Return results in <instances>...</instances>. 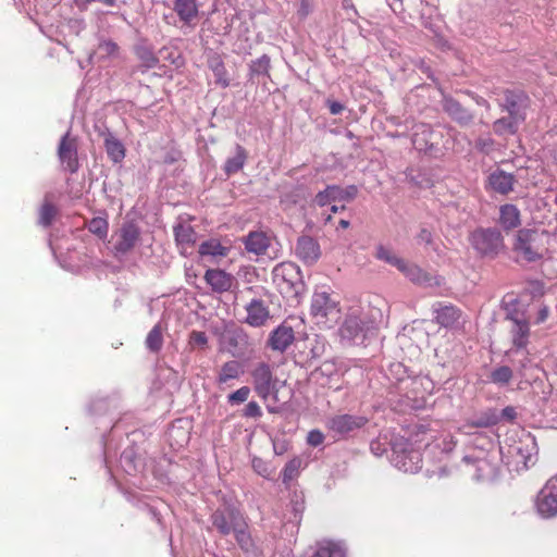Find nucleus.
Listing matches in <instances>:
<instances>
[{
  "label": "nucleus",
  "instance_id": "e2e57ef3",
  "mask_svg": "<svg viewBox=\"0 0 557 557\" xmlns=\"http://www.w3.org/2000/svg\"><path fill=\"white\" fill-rule=\"evenodd\" d=\"M547 317H548V308L547 307H543L539 311L536 322L537 323H542V322H544L547 319Z\"/></svg>",
  "mask_w": 557,
  "mask_h": 557
},
{
  "label": "nucleus",
  "instance_id": "37998d69",
  "mask_svg": "<svg viewBox=\"0 0 557 557\" xmlns=\"http://www.w3.org/2000/svg\"><path fill=\"white\" fill-rule=\"evenodd\" d=\"M513 376L512 370L508 366H499L495 368L491 374L490 380L497 385H507Z\"/></svg>",
  "mask_w": 557,
  "mask_h": 557
},
{
  "label": "nucleus",
  "instance_id": "0eeeda50",
  "mask_svg": "<svg viewBox=\"0 0 557 557\" xmlns=\"http://www.w3.org/2000/svg\"><path fill=\"white\" fill-rule=\"evenodd\" d=\"M367 423L368 418L363 416L342 413L330 417L326 421V428L335 435L344 438L362 429Z\"/></svg>",
  "mask_w": 557,
  "mask_h": 557
},
{
  "label": "nucleus",
  "instance_id": "72a5a7b5",
  "mask_svg": "<svg viewBox=\"0 0 557 557\" xmlns=\"http://www.w3.org/2000/svg\"><path fill=\"white\" fill-rule=\"evenodd\" d=\"M235 540L240 547V549L245 553H253L256 549V544L251 537V534L248 530V522L245 518L243 520V524L238 525L233 532Z\"/></svg>",
  "mask_w": 557,
  "mask_h": 557
},
{
  "label": "nucleus",
  "instance_id": "0e129e2a",
  "mask_svg": "<svg viewBox=\"0 0 557 557\" xmlns=\"http://www.w3.org/2000/svg\"><path fill=\"white\" fill-rule=\"evenodd\" d=\"M332 370H333V364H331V363H323L320 368V371L322 373H326V374H331Z\"/></svg>",
  "mask_w": 557,
  "mask_h": 557
},
{
  "label": "nucleus",
  "instance_id": "4c0bfd02",
  "mask_svg": "<svg viewBox=\"0 0 557 557\" xmlns=\"http://www.w3.org/2000/svg\"><path fill=\"white\" fill-rule=\"evenodd\" d=\"M374 257L392 267H395L398 271L406 261L404 258L397 256L393 249L385 247L384 245H377L375 247Z\"/></svg>",
  "mask_w": 557,
  "mask_h": 557
},
{
  "label": "nucleus",
  "instance_id": "3c124183",
  "mask_svg": "<svg viewBox=\"0 0 557 557\" xmlns=\"http://www.w3.org/2000/svg\"><path fill=\"white\" fill-rule=\"evenodd\" d=\"M494 147L495 140L490 136L480 137L475 141V148L484 154L491 153L494 150Z\"/></svg>",
  "mask_w": 557,
  "mask_h": 557
},
{
  "label": "nucleus",
  "instance_id": "864d4df0",
  "mask_svg": "<svg viewBox=\"0 0 557 557\" xmlns=\"http://www.w3.org/2000/svg\"><path fill=\"white\" fill-rule=\"evenodd\" d=\"M251 467L252 469L261 476L269 478L270 471H269V465L267 461H264L260 457H253L251 460Z\"/></svg>",
  "mask_w": 557,
  "mask_h": 557
},
{
  "label": "nucleus",
  "instance_id": "9b49d317",
  "mask_svg": "<svg viewBox=\"0 0 557 557\" xmlns=\"http://www.w3.org/2000/svg\"><path fill=\"white\" fill-rule=\"evenodd\" d=\"M408 444H395L393 446L392 463L404 472L414 473L421 469V454L418 450L408 449Z\"/></svg>",
  "mask_w": 557,
  "mask_h": 557
},
{
  "label": "nucleus",
  "instance_id": "f03ea898",
  "mask_svg": "<svg viewBox=\"0 0 557 557\" xmlns=\"http://www.w3.org/2000/svg\"><path fill=\"white\" fill-rule=\"evenodd\" d=\"M273 278L280 292L287 298L298 299L306 292L300 268L293 262H284L273 270Z\"/></svg>",
  "mask_w": 557,
  "mask_h": 557
},
{
  "label": "nucleus",
  "instance_id": "4d7b16f0",
  "mask_svg": "<svg viewBox=\"0 0 557 557\" xmlns=\"http://www.w3.org/2000/svg\"><path fill=\"white\" fill-rule=\"evenodd\" d=\"M311 11H312V5H311L310 0H300L299 7L297 10V15L299 16V18H301V20L306 18L310 14Z\"/></svg>",
  "mask_w": 557,
  "mask_h": 557
},
{
  "label": "nucleus",
  "instance_id": "a19ab883",
  "mask_svg": "<svg viewBox=\"0 0 557 557\" xmlns=\"http://www.w3.org/2000/svg\"><path fill=\"white\" fill-rule=\"evenodd\" d=\"M146 347L151 352H159L163 346V336L160 324H156L146 337Z\"/></svg>",
  "mask_w": 557,
  "mask_h": 557
},
{
  "label": "nucleus",
  "instance_id": "f3484780",
  "mask_svg": "<svg viewBox=\"0 0 557 557\" xmlns=\"http://www.w3.org/2000/svg\"><path fill=\"white\" fill-rule=\"evenodd\" d=\"M337 301L331 297L329 290H315L311 300V314L325 319L336 312Z\"/></svg>",
  "mask_w": 557,
  "mask_h": 557
},
{
  "label": "nucleus",
  "instance_id": "412c9836",
  "mask_svg": "<svg viewBox=\"0 0 557 557\" xmlns=\"http://www.w3.org/2000/svg\"><path fill=\"white\" fill-rule=\"evenodd\" d=\"M173 232L180 252L185 256L187 250L196 244L197 233L189 223L184 221L177 222L173 227Z\"/></svg>",
  "mask_w": 557,
  "mask_h": 557
},
{
  "label": "nucleus",
  "instance_id": "6ab92c4d",
  "mask_svg": "<svg viewBox=\"0 0 557 557\" xmlns=\"http://www.w3.org/2000/svg\"><path fill=\"white\" fill-rule=\"evenodd\" d=\"M509 460L508 466H511L516 471L527 470L529 463L532 462V453L529 445L522 442L515 444L508 448L507 451Z\"/></svg>",
  "mask_w": 557,
  "mask_h": 557
},
{
  "label": "nucleus",
  "instance_id": "2f4dec72",
  "mask_svg": "<svg viewBox=\"0 0 557 557\" xmlns=\"http://www.w3.org/2000/svg\"><path fill=\"white\" fill-rule=\"evenodd\" d=\"M52 194L48 193L38 210V224L49 227L58 214V208L52 203Z\"/></svg>",
  "mask_w": 557,
  "mask_h": 557
},
{
  "label": "nucleus",
  "instance_id": "e433bc0d",
  "mask_svg": "<svg viewBox=\"0 0 557 557\" xmlns=\"http://www.w3.org/2000/svg\"><path fill=\"white\" fill-rule=\"evenodd\" d=\"M208 66L213 72L215 84L223 88L228 87L230 79L223 60L219 54H213L208 59Z\"/></svg>",
  "mask_w": 557,
  "mask_h": 557
},
{
  "label": "nucleus",
  "instance_id": "b1692460",
  "mask_svg": "<svg viewBox=\"0 0 557 557\" xmlns=\"http://www.w3.org/2000/svg\"><path fill=\"white\" fill-rule=\"evenodd\" d=\"M247 318L246 322L255 327L263 325L270 318L269 309L265 307L262 300L252 299L247 306Z\"/></svg>",
  "mask_w": 557,
  "mask_h": 557
},
{
  "label": "nucleus",
  "instance_id": "cd10ccee",
  "mask_svg": "<svg viewBox=\"0 0 557 557\" xmlns=\"http://www.w3.org/2000/svg\"><path fill=\"white\" fill-rule=\"evenodd\" d=\"M174 11L185 24H190L195 21L199 13L196 0H175Z\"/></svg>",
  "mask_w": 557,
  "mask_h": 557
},
{
  "label": "nucleus",
  "instance_id": "c9c22d12",
  "mask_svg": "<svg viewBox=\"0 0 557 557\" xmlns=\"http://www.w3.org/2000/svg\"><path fill=\"white\" fill-rule=\"evenodd\" d=\"M243 366L237 360H231L225 362L216 376L218 384H225L231 380H236L243 374Z\"/></svg>",
  "mask_w": 557,
  "mask_h": 557
},
{
  "label": "nucleus",
  "instance_id": "6e6552de",
  "mask_svg": "<svg viewBox=\"0 0 557 557\" xmlns=\"http://www.w3.org/2000/svg\"><path fill=\"white\" fill-rule=\"evenodd\" d=\"M251 377L256 394L263 400H267L272 394L277 393V380L274 377L271 367L268 363H258L251 371Z\"/></svg>",
  "mask_w": 557,
  "mask_h": 557
},
{
  "label": "nucleus",
  "instance_id": "bf43d9fd",
  "mask_svg": "<svg viewBox=\"0 0 557 557\" xmlns=\"http://www.w3.org/2000/svg\"><path fill=\"white\" fill-rule=\"evenodd\" d=\"M500 417L505 420L512 421L517 417L516 409L511 406H507L502 410Z\"/></svg>",
  "mask_w": 557,
  "mask_h": 557
},
{
  "label": "nucleus",
  "instance_id": "c756f323",
  "mask_svg": "<svg viewBox=\"0 0 557 557\" xmlns=\"http://www.w3.org/2000/svg\"><path fill=\"white\" fill-rule=\"evenodd\" d=\"M134 52L137 59L140 61L139 69L141 72L153 69L159 63V59L154 54L152 48L146 44L136 45L134 47Z\"/></svg>",
  "mask_w": 557,
  "mask_h": 557
},
{
  "label": "nucleus",
  "instance_id": "338daca9",
  "mask_svg": "<svg viewBox=\"0 0 557 557\" xmlns=\"http://www.w3.org/2000/svg\"><path fill=\"white\" fill-rule=\"evenodd\" d=\"M344 209H345V206L337 207V206H335V205H334V206H332V207H331V211H332L333 213H336V212H338L339 210H344Z\"/></svg>",
  "mask_w": 557,
  "mask_h": 557
},
{
  "label": "nucleus",
  "instance_id": "4468645a",
  "mask_svg": "<svg viewBox=\"0 0 557 557\" xmlns=\"http://www.w3.org/2000/svg\"><path fill=\"white\" fill-rule=\"evenodd\" d=\"M422 382L417 379H401L398 382L397 389L400 393H404L403 399L400 400L401 405L410 409H421L425 406V399L421 396H418V392Z\"/></svg>",
  "mask_w": 557,
  "mask_h": 557
},
{
  "label": "nucleus",
  "instance_id": "7c9ffc66",
  "mask_svg": "<svg viewBox=\"0 0 557 557\" xmlns=\"http://www.w3.org/2000/svg\"><path fill=\"white\" fill-rule=\"evenodd\" d=\"M499 223L504 230L510 231L521 223L520 212L515 205H504L499 209Z\"/></svg>",
  "mask_w": 557,
  "mask_h": 557
},
{
  "label": "nucleus",
  "instance_id": "5701e85b",
  "mask_svg": "<svg viewBox=\"0 0 557 557\" xmlns=\"http://www.w3.org/2000/svg\"><path fill=\"white\" fill-rule=\"evenodd\" d=\"M294 339L293 327L282 324L271 332L268 345L272 350L283 352L293 344Z\"/></svg>",
  "mask_w": 557,
  "mask_h": 557
},
{
  "label": "nucleus",
  "instance_id": "8fccbe9b",
  "mask_svg": "<svg viewBox=\"0 0 557 557\" xmlns=\"http://www.w3.org/2000/svg\"><path fill=\"white\" fill-rule=\"evenodd\" d=\"M416 242L418 245L434 246V235L431 230L421 227L419 233L416 235Z\"/></svg>",
  "mask_w": 557,
  "mask_h": 557
},
{
  "label": "nucleus",
  "instance_id": "1a4fd4ad",
  "mask_svg": "<svg viewBox=\"0 0 557 557\" xmlns=\"http://www.w3.org/2000/svg\"><path fill=\"white\" fill-rule=\"evenodd\" d=\"M505 319L511 323L509 332L513 347L525 348L529 344L530 323L524 312L512 309L507 312Z\"/></svg>",
  "mask_w": 557,
  "mask_h": 557
},
{
  "label": "nucleus",
  "instance_id": "c85d7f7f",
  "mask_svg": "<svg viewBox=\"0 0 557 557\" xmlns=\"http://www.w3.org/2000/svg\"><path fill=\"white\" fill-rule=\"evenodd\" d=\"M104 148L109 159L120 163L125 158V147L111 132L104 133Z\"/></svg>",
  "mask_w": 557,
  "mask_h": 557
},
{
  "label": "nucleus",
  "instance_id": "a18cd8bd",
  "mask_svg": "<svg viewBox=\"0 0 557 557\" xmlns=\"http://www.w3.org/2000/svg\"><path fill=\"white\" fill-rule=\"evenodd\" d=\"M499 421V417L496 414L494 410H488L481 413L476 419L471 421L470 425L474 428H488L497 424Z\"/></svg>",
  "mask_w": 557,
  "mask_h": 557
},
{
  "label": "nucleus",
  "instance_id": "a878e982",
  "mask_svg": "<svg viewBox=\"0 0 557 557\" xmlns=\"http://www.w3.org/2000/svg\"><path fill=\"white\" fill-rule=\"evenodd\" d=\"M120 53L119 45L112 39L100 37L98 45L90 55V60L96 59L98 62L117 58Z\"/></svg>",
  "mask_w": 557,
  "mask_h": 557
},
{
  "label": "nucleus",
  "instance_id": "f8f14e48",
  "mask_svg": "<svg viewBox=\"0 0 557 557\" xmlns=\"http://www.w3.org/2000/svg\"><path fill=\"white\" fill-rule=\"evenodd\" d=\"M58 157L65 170L70 173H76L79 169L77 138L67 131L60 139L58 147Z\"/></svg>",
  "mask_w": 557,
  "mask_h": 557
},
{
  "label": "nucleus",
  "instance_id": "f704fd0d",
  "mask_svg": "<svg viewBox=\"0 0 557 557\" xmlns=\"http://www.w3.org/2000/svg\"><path fill=\"white\" fill-rule=\"evenodd\" d=\"M247 157L248 154L246 149L237 144L235 146V154L233 157L227 158V160L224 163L223 170L226 173V175H232L239 172L244 168Z\"/></svg>",
  "mask_w": 557,
  "mask_h": 557
},
{
  "label": "nucleus",
  "instance_id": "69168bd1",
  "mask_svg": "<svg viewBox=\"0 0 557 557\" xmlns=\"http://www.w3.org/2000/svg\"><path fill=\"white\" fill-rule=\"evenodd\" d=\"M98 2L104 4L106 7H115L116 0H98Z\"/></svg>",
  "mask_w": 557,
  "mask_h": 557
},
{
  "label": "nucleus",
  "instance_id": "f257e3e1",
  "mask_svg": "<svg viewBox=\"0 0 557 557\" xmlns=\"http://www.w3.org/2000/svg\"><path fill=\"white\" fill-rule=\"evenodd\" d=\"M498 106L507 115L494 121V133L498 136L517 134L519 126L527 119V110L530 106L529 96L520 89H505L503 98L498 100Z\"/></svg>",
  "mask_w": 557,
  "mask_h": 557
},
{
  "label": "nucleus",
  "instance_id": "ea45409f",
  "mask_svg": "<svg viewBox=\"0 0 557 557\" xmlns=\"http://www.w3.org/2000/svg\"><path fill=\"white\" fill-rule=\"evenodd\" d=\"M199 253L201 256L225 257L227 255V248L222 246L220 242L215 239H210L203 242L199 246Z\"/></svg>",
  "mask_w": 557,
  "mask_h": 557
},
{
  "label": "nucleus",
  "instance_id": "dca6fc26",
  "mask_svg": "<svg viewBox=\"0 0 557 557\" xmlns=\"http://www.w3.org/2000/svg\"><path fill=\"white\" fill-rule=\"evenodd\" d=\"M295 255L305 264L312 265L321 256L320 245L311 236H300L295 246Z\"/></svg>",
  "mask_w": 557,
  "mask_h": 557
},
{
  "label": "nucleus",
  "instance_id": "49530a36",
  "mask_svg": "<svg viewBox=\"0 0 557 557\" xmlns=\"http://www.w3.org/2000/svg\"><path fill=\"white\" fill-rule=\"evenodd\" d=\"M362 330L361 321L354 315L348 317L342 327L343 334L350 337H356Z\"/></svg>",
  "mask_w": 557,
  "mask_h": 557
},
{
  "label": "nucleus",
  "instance_id": "ddd939ff",
  "mask_svg": "<svg viewBox=\"0 0 557 557\" xmlns=\"http://www.w3.org/2000/svg\"><path fill=\"white\" fill-rule=\"evenodd\" d=\"M358 188L355 185H349L345 188L338 185H327L322 191H319L314 197V202L319 207H324L335 201H350L356 198Z\"/></svg>",
  "mask_w": 557,
  "mask_h": 557
},
{
  "label": "nucleus",
  "instance_id": "20e7f679",
  "mask_svg": "<svg viewBox=\"0 0 557 557\" xmlns=\"http://www.w3.org/2000/svg\"><path fill=\"white\" fill-rule=\"evenodd\" d=\"M469 242L472 248L485 258L494 259L505 248L504 237L495 227H479L471 232Z\"/></svg>",
  "mask_w": 557,
  "mask_h": 557
},
{
  "label": "nucleus",
  "instance_id": "603ef678",
  "mask_svg": "<svg viewBox=\"0 0 557 557\" xmlns=\"http://www.w3.org/2000/svg\"><path fill=\"white\" fill-rule=\"evenodd\" d=\"M189 345L205 349L208 345V336L205 332L193 331L189 334Z\"/></svg>",
  "mask_w": 557,
  "mask_h": 557
},
{
  "label": "nucleus",
  "instance_id": "39448f33",
  "mask_svg": "<svg viewBox=\"0 0 557 557\" xmlns=\"http://www.w3.org/2000/svg\"><path fill=\"white\" fill-rule=\"evenodd\" d=\"M245 518V515L237 507L225 505L211 513L210 521L221 536H227L238 525L243 524Z\"/></svg>",
  "mask_w": 557,
  "mask_h": 557
},
{
  "label": "nucleus",
  "instance_id": "774afa93",
  "mask_svg": "<svg viewBox=\"0 0 557 557\" xmlns=\"http://www.w3.org/2000/svg\"><path fill=\"white\" fill-rule=\"evenodd\" d=\"M339 226H341L342 228H347V227L349 226V221H347V220H341V221H339Z\"/></svg>",
  "mask_w": 557,
  "mask_h": 557
},
{
  "label": "nucleus",
  "instance_id": "aec40b11",
  "mask_svg": "<svg viewBox=\"0 0 557 557\" xmlns=\"http://www.w3.org/2000/svg\"><path fill=\"white\" fill-rule=\"evenodd\" d=\"M206 283L214 293L228 292L234 283V276L220 269H208L203 276Z\"/></svg>",
  "mask_w": 557,
  "mask_h": 557
},
{
  "label": "nucleus",
  "instance_id": "79ce46f5",
  "mask_svg": "<svg viewBox=\"0 0 557 557\" xmlns=\"http://www.w3.org/2000/svg\"><path fill=\"white\" fill-rule=\"evenodd\" d=\"M302 460L299 457H294L285 465L282 471V481L286 486H288L290 481L299 475Z\"/></svg>",
  "mask_w": 557,
  "mask_h": 557
},
{
  "label": "nucleus",
  "instance_id": "2eb2a0df",
  "mask_svg": "<svg viewBox=\"0 0 557 557\" xmlns=\"http://www.w3.org/2000/svg\"><path fill=\"white\" fill-rule=\"evenodd\" d=\"M433 312L436 323L443 327L455 329L461 323L462 311L454 305L436 302L433 305Z\"/></svg>",
  "mask_w": 557,
  "mask_h": 557
},
{
  "label": "nucleus",
  "instance_id": "58836bf2",
  "mask_svg": "<svg viewBox=\"0 0 557 557\" xmlns=\"http://www.w3.org/2000/svg\"><path fill=\"white\" fill-rule=\"evenodd\" d=\"M271 59L268 54H262L257 60H252L249 64L250 78L259 75L270 76Z\"/></svg>",
  "mask_w": 557,
  "mask_h": 557
},
{
  "label": "nucleus",
  "instance_id": "9d476101",
  "mask_svg": "<svg viewBox=\"0 0 557 557\" xmlns=\"http://www.w3.org/2000/svg\"><path fill=\"white\" fill-rule=\"evenodd\" d=\"M535 507L542 518L557 516V475L550 478L536 496Z\"/></svg>",
  "mask_w": 557,
  "mask_h": 557
},
{
  "label": "nucleus",
  "instance_id": "de8ad7c7",
  "mask_svg": "<svg viewBox=\"0 0 557 557\" xmlns=\"http://www.w3.org/2000/svg\"><path fill=\"white\" fill-rule=\"evenodd\" d=\"M462 460L467 465L475 467V478L478 480L482 479L485 475V470L487 467H490L488 462L484 459H473L469 456H465Z\"/></svg>",
  "mask_w": 557,
  "mask_h": 557
},
{
  "label": "nucleus",
  "instance_id": "423d86ee",
  "mask_svg": "<svg viewBox=\"0 0 557 557\" xmlns=\"http://www.w3.org/2000/svg\"><path fill=\"white\" fill-rule=\"evenodd\" d=\"M140 228L133 221H125L113 234V252L115 257H123L131 252L140 240Z\"/></svg>",
  "mask_w": 557,
  "mask_h": 557
},
{
  "label": "nucleus",
  "instance_id": "473e14b6",
  "mask_svg": "<svg viewBox=\"0 0 557 557\" xmlns=\"http://www.w3.org/2000/svg\"><path fill=\"white\" fill-rule=\"evenodd\" d=\"M310 557H346V550L339 543L324 540L317 543L315 552Z\"/></svg>",
  "mask_w": 557,
  "mask_h": 557
},
{
  "label": "nucleus",
  "instance_id": "4be33fe9",
  "mask_svg": "<svg viewBox=\"0 0 557 557\" xmlns=\"http://www.w3.org/2000/svg\"><path fill=\"white\" fill-rule=\"evenodd\" d=\"M399 272H401L410 282L421 286H432L438 285L440 282L419 267L416 263L408 262L407 260L404 262V265L400 268Z\"/></svg>",
  "mask_w": 557,
  "mask_h": 557
},
{
  "label": "nucleus",
  "instance_id": "052dcab7",
  "mask_svg": "<svg viewBox=\"0 0 557 557\" xmlns=\"http://www.w3.org/2000/svg\"><path fill=\"white\" fill-rule=\"evenodd\" d=\"M330 112L334 115L341 114L344 110V106L337 101H333L329 106Z\"/></svg>",
  "mask_w": 557,
  "mask_h": 557
},
{
  "label": "nucleus",
  "instance_id": "5fc2aeb1",
  "mask_svg": "<svg viewBox=\"0 0 557 557\" xmlns=\"http://www.w3.org/2000/svg\"><path fill=\"white\" fill-rule=\"evenodd\" d=\"M243 416L246 418H260L262 416V410L258 403L249 401L243 412Z\"/></svg>",
  "mask_w": 557,
  "mask_h": 557
},
{
  "label": "nucleus",
  "instance_id": "09e8293b",
  "mask_svg": "<svg viewBox=\"0 0 557 557\" xmlns=\"http://www.w3.org/2000/svg\"><path fill=\"white\" fill-rule=\"evenodd\" d=\"M250 395V388L243 386L227 396V400L231 405H238L245 403Z\"/></svg>",
  "mask_w": 557,
  "mask_h": 557
},
{
  "label": "nucleus",
  "instance_id": "7ed1b4c3",
  "mask_svg": "<svg viewBox=\"0 0 557 557\" xmlns=\"http://www.w3.org/2000/svg\"><path fill=\"white\" fill-rule=\"evenodd\" d=\"M545 234L537 230L521 228L516 235L513 251L527 262L542 259L546 252Z\"/></svg>",
  "mask_w": 557,
  "mask_h": 557
},
{
  "label": "nucleus",
  "instance_id": "13d9d810",
  "mask_svg": "<svg viewBox=\"0 0 557 557\" xmlns=\"http://www.w3.org/2000/svg\"><path fill=\"white\" fill-rule=\"evenodd\" d=\"M370 449L373 453V455L377 457L382 456L386 451V448L377 440L371 442Z\"/></svg>",
  "mask_w": 557,
  "mask_h": 557
},
{
  "label": "nucleus",
  "instance_id": "c03bdc74",
  "mask_svg": "<svg viewBox=\"0 0 557 557\" xmlns=\"http://www.w3.org/2000/svg\"><path fill=\"white\" fill-rule=\"evenodd\" d=\"M87 227L90 233L97 235L99 238H104L108 235L109 223L107 219L96 216L88 222Z\"/></svg>",
  "mask_w": 557,
  "mask_h": 557
},
{
  "label": "nucleus",
  "instance_id": "a211bd4d",
  "mask_svg": "<svg viewBox=\"0 0 557 557\" xmlns=\"http://www.w3.org/2000/svg\"><path fill=\"white\" fill-rule=\"evenodd\" d=\"M442 107L444 112L461 126H468L473 121V114L471 111L450 96L443 97Z\"/></svg>",
  "mask_w": 557,
  "mask_h": 557
},
{
  "label": "nucleus",
  "instance_id": "393cba45",
  "mask_svg": "<svg viewBox=\"0 0 557 557\" xmlns=\"http://www.w3.org/2000/svg\"><path fill=\"white\" fill-rule=\"evenodd\" d=\"M491 187L502 194L507 195L513 189L516 178L513 174L507 173L503 170H496L488 176Z\"/></svg>",
  "mask_w": 557,
  "mask_h": 557
},
{
  "label": "nucleus",
  "instance_id": "6e6d98bb",
  "mask_svg": "<svg viewBox=\"0 0 557 557\" xmlns=\"http://www.w3.org/2000/svg\"><path fill=\"white\" fill-rule=\"evenodd\" d=\"M323 441H324V435L321 431L311 430L308 433L307 442L309 445L317 447V446L321 445L323 443Z\"/></svg>",
  "mask_w": 557,
  "mask_h": 557
},
{
  "label": "nucleus",
  "instance_id": "680f3d73",
  "mask_svg": "<svg viewBox=\"0 0 557 557\" xmlns=\"http://www.w3.org/2000/svg\"><path fill=\"white\" fill-rule=\"evenodd\" d=\"M76 7L79 9V10H87V8L89 7V4L94 3V2H98V0H74Z\"/></svg>",
  "mask_w": 557,
  "mask_h": 557
},
{
  "label": "nucleus",
  "instance_id": "bb28decb",
  "mask_svg": "<svg viewBox=\"0 0 557 557\" xmlns=\"http://www.w3.org/2000/svg\"><path fill=\"white\" fill-rule=\"evenodd\" d=\"M245 249L257 256L264 255L270 247V238L263 232H250L244 238Z\"/></svg>",
  "mask_w": 557,
  "mask_h": 557
}]
</instances>
